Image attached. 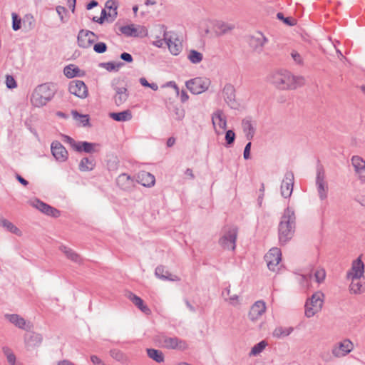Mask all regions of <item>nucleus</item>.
I'll return each mask as SVG.
<instances>
[{"instance_id":"22","label":"nucleus","mask_w":365,"mask_h":365,"mask_svg":"<svg viewBox=\"0 0 365 365\" xmlns=\"http://www.w3.org/2000/svg\"><path fill=\"white\" fill-rule=\"evenodd\" d=\"M117 185L123 190H130L134 187V180L128 174L122 173L116 178Z\"/></svg>"},{"instance_id":"50","label":"nucleus","mask_w":365,"mask_h":365,"mask_svg":"<svg viewBox=\"0 0 365 365\" xmlns=\"http://www.w3.org/2000/svg\"><path fill=\"white\" fill-rule=\"evenodd\" d=\"M277 17L278 19L282 20L283 22L288 26H294L297 24V21L294 19L292 17H284L281 12L277 14Z\"/></svg>"},{"instance_id":"39","label":"nucleus","mask_w":365,"mask_h":365,"mask_svg":"<svg viewBox=\"0 0 365 365\" xmlns=\"http://www.w3.org/2000/svg\"><path fill=\"white\" fill-rule=\"evenodd\" d=\"M80 72L81 70L79 68L73 64H70L66 66L63 70L64 75L69 78H73L75 76H79Z\"/></svg>"},{"instance_id":"4","label":"nucleus","mask_w":365,"mask_h":365,"mask_svg":"<svg viewBox=\"0 0 365 365\" xmlns=\"http://www.w3.org/2000/svg\"><path fill=\"white\" fill-rule=\"evenodd\" d=\"M55 86L52 83L38 85L33 91L31 102L35 107H43L46 105L55 95Z\"/></svg>"},{"instance_id":"45","label":"nucleus","mask_w":365,"mask_h":365,"mask_svg":"<svg viewBox=\"0 0 365 365\" xmlns=\"http://www.w3.org/2000/svg\"><path fill=\"white\" fill-rule=\"evenodd\" d=\"M101 65L104 68H106L108 71H118L120 69V68L123 66V63L107 62L103 63Z\"/></svg>"},{"instance_id":"62","label":"nucleus","mask_w":365,"mask_h":365,"mask_svg":"<svg viewBox=\"0 0 365 365\" xmlns=\"http://www.w3.org/2000/svg\"><path fill=\"white\" fill-rule=\"evenodd\" d=\"M227 298H228V300H227V301H229V302H230L231 304H232V305H237V304H238V303H239V300H238L239 297H238V295H237V294H233V295H232V296H230V297H227Z\"/></svg>"},{"instance_id":"56","label":"nucleus","mask_w":365,"mask_h":365,"mask_svg":"<svg viewBox=\"0 0 365 365\" xmlns=\"http://www.w3.org/2000/svg\"><path fill=\"white\" fill-rule=\"evenodd\" d=\"M175 114L178 120H181L185 117V110L182 108H175Z\"/></svg>"},{"instance_id":"3","label":"nucleus","mask_w":365,"mask_h":365,"mask_svg":"<svg viewBox=\"0 0 365 365\" xmlns=\"http://www.w3.org/2000/svg\"><path fill=\"white\" fill-rule=\"evenodd\" d=\"M364 273V264L358 257L354 260L351 269L346 273V279L351 281L349 290L353 294H361L365 291V282H362Z\"/></svg>"},{"instance_id":"64","label":"nucleus","mask_w":365,"mask_h":365,"mask_svg":"<svg viewBox=\"0 0 365 365\" xmlns=\"http://www.w3.org/2000/svg\"><path fill=\"white\" fill-rule=\"evenodd\" d=\"M320 357L321 359L324 361H326V362H329V361H331L332 360V357L331 356V354H329V351H327V352H324V353H322L321 355H320Z\"/></svg>"},{"instance_id":"63","label":"nucleus","mask_w":365,"mask_h":365,"mask_svg":"<svg viewBox=\"0 0 365 365\" xmlns=\"http://www.w3.org/2000/svg\"><path fill=\"white\" fill-rule=\"evenodd\" d=\"M165 43V37L163 36V38H158L156 40L153 41V44L158 48H161L163 44Z\"/></svg>"},{"instance_id":"10","label":"nucleus","mask_w":365,"mask_h":365,"mask_svg":"<svg viewBox=\"0 0 365 365\" xmlns=\"http://www.w3.org/2000/svg\"><path fill=\"white\" fill-rule=\"evenodd\" d=\"M160 343L163 347L168 349L184 351L188 347L185 340L180 339L176 336L169 337L167 336H161L160 337Z\"/></svg>"},{"instance_id":"5","label":"nucleus","mask_w":365,"mask_h":365,"mask_svg":"<svg viewBox=\"0 0 365 365\" xmlns=\"http://www.w3.org/2000/svg\"><path fill=\"white\" fill-rule=\"evenodd\" d=\"M324 300V294L320 292H316L305 303V316L308 318L314 317L321 311Z\"/></svg>"},{"instance_id":"29","label":"nucleus","mask_w":365,"mask_h":365,"mask_svg":"<svg viewBox=\"0 0 365 365\" xmlns=\"http://www.w3.org/2000/svg\"><path fill=\"white\" fill-rule=\"evenodd\" d=\"M128 299L144 314L149 315L151 314L150 309L144 304L143 299L137 295L130 292L128 296Z\"/></svg>"},{"instance_id":"32","label":"nucleus","mask_w":365,"mask_h":365,"mask_svg":"<svg viewBox=\"0 0 365 365\" xmlns=\"http://www.w3.org/2000/svg\"><path fill=\"white\" fill-rule=\"evenodd\" d=\"M109 116L115 121L125 122L131 120L132 113L130 110H125L119 113H110Z\"/></svg>"},{"instance_id":"6","label":"nucleus","mask_w":365,"mask_h":365,"mask_svg":"<svg viewBox=\"0 0 365 365\" xmlns=\"http://www.w3.org/2000/svg\"><path fill=\"white\" fill-rule=\"evenodd\" d=\"M160 33H163L165 37V43L167 44L169 51L173 55L177 56L182 51V46L178 39L177 34L173 31H167L166 26L160 25L158 26Z\"/></svg>"},{"instance_id":"17","label":"nucleus","mask_w":365,"mask_h":365,"mask_svg":"<svg viewBox=\"0 0 365 365\" xmlns=\"http://www.w3.org/2000/svg\"><path fill=\"white\" fill-rule=\"evenodd\" d=\"M52 155L57 161L65 162L68 157V153L65 147L58 141H53L51 145Z\"/></svg>"},{"instance_id":"60","label":"nucleus","mask_w":365,"mask_h":365,"mask_svg":"<svg viewBox=\"0 0 365 365\" xmlns=\"http://www.w3.org/2000/svg\"><path fill=\"white\" fill-rule=\"evenodd\" d=\"M120 58L123 61L128 63H131L133 61V56L130 53L126 52L121 53Z\"/></svg>"},{"instance_id":"44","label":"nucleus","mask_w":365,"mask_h":365,"mask_svg":"<svg viewBox=\"0 0 365 365\" xmlns=\"http://www.w3.org/2000/svg\"><path fill=\"white\" fill-rule=\"evenodd\" d=\"M267 343L265 341H261L255 344L250 352V356H257L260 354L267 346Z\"/></svg>"},{"instance_id":"51","label":"nucleus","mask_w":365,"mask_h":365,"mask_svg":"<svg viewBox=\"0 0 365 365\" xmlns=\"http://www.w3.org/2000/svg\"><path fill=\"white\" fill-rule=\"evenodd\" d=\"M56 11L59 16L60 20L62 23H65L67 21V19H65V15L67 14L68 11L64 6H57L56 8Z\"/></svg>"},{"instance_id":"27","label":"nucleus","mask_w":365,"mask_h":365,"mask_svg":"<svg viewBox=\"0 0 365 365\" xmlns=\"http://www.w3.org/2000/svg\"><path fill=\"white\" fill-rule=\"evenodd\" d=\"M115 94L113 97L115 103L117 106L123 104L128 98V90L125 87H113Z\"/></svg>"},{"instance_id":"21","label":"nucleus","mask_w":365,"mask_h":365,"mask_svg":"<svg viewBox=\"0 0 365 365\" xmlns=\"http://www.w3.org/2000/svg\"><path fill=\"white\" fill-rule=\"evenodd\" d=\"M267 41V38L262 33H258L250 38V46L255 51L261 53Z\"/></svg>"},{"instance_id":"58","label":"nucleus","mask_w":365,"mask_h":365,"mask_svg":"<svg viewBox=\"0 0 365 365\" xmlns=\"http://www.w3.org/2000/svg\"><path fill=\"white\" fill-rule=\"evenodd\" d=\"M63 138L64 142L68 143L70 146L74 150L78 142H76L74 139L68 135H64Z\"/></svg>"},{"instance_id":"1","label":"nucleus","mask_w":365,"mask_h":365,"mask_svg":"<svg viewBox=\"0 0 365 365\" xmlns=\"http://www.w3.org/2000/svg\"><path fill=\"white\" fill-rule=\"evenodd\" d=\"M269 81L280 90H295L305 83V79L301 76H294L287 70H280L272 73Z\"/></svg>"},{"instance_id":"49","label":"nucleus","mask_w":365,"mask_h":365,"mask_svg":"<svg viewBox=\"0 0 365 365\" xmlns=\"http://www.w3.org/2000/svg\"><path fill=\"white\" fill-rule=\"evenodd\" d=\"M12 17V29L14 31H18L21 29V19L17 15V14L13 12L11 14Z\"/></svg>"},{"instance_id":"9","label":"nucleus","mask_w":365,"mask_h":365,"mask_svg":"<svg viewBox=\"0 0 365 365\" xmlns=\"http://www.w3.org/2000/svg\"><path fill=\"white\" fill-rule=\"evenodd\" d=\"M211 81L207 78L197 77L190 79L185 83L187 88L193 94L197 95L202 93L208 90Z\"/></svg>"},{"instance_id":"43","label":"nucleus","mask_w":365,"mask_h":365,"mask_svg":"<svg viewBox=\"0 0 365 365\" xmlns=\"http://www.w3.org/2000/svg\"><path fill=\"white\" fill-rule=\"evenodd\" d=\"M120 31L126 36H138V34L137 29L133 24L123 26L120 28Z\"/></svg>"},{"instance_id":"25","label":"nucleus","mask_w":365,"mask_h":365,"mask_svg":"<svg viewBox=\"0 0 365 365\" xmlns=\"http://www.w3.org/2000/svg\"><path fill=\"white\" fill-rule=\"evenodd\" d=\"M59 250L65 255L68 259L78 264L83 263L82 257L71 248L61 245L59 247Z\"/></svg>"},{"instance_id":"59","label":"nucleus","mask_w":365,"mask_h":365,"mask_svg":"<svg viewBox=\"0 0 365 365\" xmlns=\"http://www.w3.org/2000/svg\"><path fill=\"white\" fill-rule=\"evenodd\" d=\"M250 149H251V142H249L245 145L243 157L245 160H247L250 158Z\"/></svg>"},{"instance_id":"18","label":"nucleus","mask_w":365,"mask_h":365,"mask_svg":"<svg viewBox=\"0 0 365 365\" xmlns=\"http://www.w3.org/2000/svg\"><path fill=\"white\" fill-rule=\"evenodd\" d=\"M96 35L93 32L82 29L79 31L78 35V44L82 48H88L95 41Z\"/></svg>"},{"instance_id":"53","label":"nucleus","mask_w":365,"mask_h":365,"mask_svg":"<svg viewBox=\"0 0 365 365\" xmlns=\"http://www.w3.org/2000/svg\"><path fill=\"white\" fill-rule=\"evenodd\" d=\"M93 50L98 53H103L106 51L107 46L103 42H98L94 45Z\"/></svg>"},{"instance_id":"33","label":"nucleus","mask_w":365,"mask_h":365,"mask_svg":"<svg viewBox=\"0 0 365 365\" xmlns=\"http://www.w3.org/2000/svg\"><path fill=\"white\" fill-rule=\"evenodd\" d=\"M96 145L95 143L86 141L78 142L74 150L77 152L84 151L87 153H92L95 151L94 148Z\"/></svg>"},{"instance_id":"31","label":"nucleus","mask_w":365,"mask_h":365,"mask_svg":"<svg viewBox=\"0 0 365 365\" xmlns=\"http://www.w3.org/2000/svg\"><path fill=\"white\" fill-rule=\"evenodd\" d=\"M351 160L356 174H361L365 171V160L361 157L354 155Z\"/></svg>"},{"instance_id":"42","label":"nucleus","mask_w":365,"mask_h":365,"mask_svg":"<svg viewBox=\"0 0 365 365\" xmlns=\"http://www.w3.org/2000/svg\"><path fill=\"white\" fill-rule=\"evenodd\" d=\"M187 58L191 63L197 64L202 61L203 56L200 52L192 49L190 51Z\"/></svg>"},{"instance_id":"38","label":"nucleus","mask_w":365,"mask_h":365,"mask_svg":"<svg viewBox=\"0 0 365 365\" xmlns=\"http://www.w3.org/2000/svg\"><path fill=\"white\" fill-rule=\"evenodd\" d=\"M147 354L150 359H152L153 360L158 363H161L164 361V354L160 350L155 349H147Z\"/></svg>"},{"instance_id":"57","label":"nucleus","mask_w":365,"mask_h":365,"mask_svg":"<svg viewBox=\"0 0 365 365\" xmlns=\"http://www.w3.org/2000/svg\"><path fill=\"white\" fill-rule=\"evenodd\" d=\"M291 56L293 58V60L297 63V64H302L303 61H302V56H300V54L296 51H292V53H291Z\"/></svg>"},{"instance_id":"35","label":"nucleus","mask_w":365,"mask_h":365,"mask_svg":"<svg viewBox=\"0 0 365 365\" xmlns=\"http://www.w3.org/2000/svg\"><path fill=\"white\" fill-rule=\"evenodd\" d=\"M0 225L5 227L8 231L16 235L17 236H21L22 235L21 231L17 227L4 218L0 217Z\"/></svg>"},{"instance_id":"11","label":"nucleus","mask_w":365,"mask_h":365,"mask_svg":"<svg viewBox=\"0 0 365 365\" xmlns=\"http://www.w3.org/2000/svg\"><path fill=\"white\" fill-rule=\"evenodd\" d=\"M354 349V344L348 339L335 344L331 349L332 355L336 358H341L346 356Z\"/></svg>"},{"instance_id":"16","label":"nucleus","mask_w":365,"mask_h":365,"mask_svg":"<svg viewBox=\"0 0 365 365\" xmlns=\"http://www.w3.org/2000/svg\"><path fill=\"white\" fill-rule=\"evenodd\" d=\"M222 96L228 106L231 108H236L237 102L235 100V88L233 85L230 83H226L222 88Z\"/></svg>"},{"instance_id":"37","label":"nucleus","mask_w":365,"mask_h":365,"mask_svg":"<svg viewBox=\"0 0 365 365\" xmlns=\"http://www.w3.org/2000/svg\"><path fill=\"white\" fill-rule=\"evenodd\" d=\"M95 162L93 158H83L79 163V170L82 172H87L93 170Z\"/></svg>"},{"instance_id":"46","label":"nucleus","mask_w":365,"mask_h":365,"mask_svg":"<svg viewBox=\"0 0 365 365\" xmlns=\"http://www.w3.org/2000/svg\"><path fill=\"white\" fill-rule=\"evenodd\" d=\"M72 115L75 119L79 120L83 125H87L89 123V115L79 114L76 110H72Z\"/></svg>"},{"instance_id":"30","label":"nucleus","mask_w":365,"mask_h":365,"mask_svg":"<svg viewBox=\"0 0 365 365\" xmlns=\"http://www.w3.org/2000/svg\"><path fill=\"white\" fill-rule=\"evenodd\" d=\"M43 341L41 334L33 332L25 337V343L27 347L39 346Z\"/></svg>"},{"instance_id":"19","label":"nucleus","mask_w":365,"mask_h":365,"mask_svg":"<svg viewBox=\"0 0 365 365\" xmlns=\"http://www.w3.org/2000/svg\"><path fill=\"white\" fill-rule=\"evenodd\" d=\"M212 125L215 129V133L217 135L221 134V132H220L217 130V126L219 127V128L225 130L227 128V120L225 116L223 114L222 110H217L212 115Z\"/></svg>"},{"instance_id":"14","label":"nucleus","mask_w":365,"mask_h":365,"mask_svg":"<svg viewBox=\"0 0 365 365\" xmlns=\"http://www.w3.org/2000/svg\"><path fill=\"white\" fill-rule=\"evenodd\" d=\"M30 204L38 209L41 212L54 217L60 216V212L57 209L50 206L49 205L41 201L40 200L35 198L30 201Z\"/></svg>"},{"instance_id":"54","label":"nucleus","mask_w":365,"mask_h":365,"mask_svg":"<svg viewBox=\"0 0 365 365\" xmlns=\"http://www.w3.org/2000/svg\"><path fill=\"white\" fill-rule=\"evenodd\" d=\"M235 140V133L233 130H229L225 134V140L228 145L232 144Z\"/></svg>"},{"instance_id":"40","label":"nucleus","mask_w":365,"mask_h":365,"mask_svg":"<svg viewBox=\"0 0 365 365\" xmlns=\"http://www.w3.org/2000/svg\"><path fill=\"white\" fill-rule=\"evenodd\" d=\"M293 331L292 327H277L273 331V336L277 338H281L289 336Z\"/></svg>"},{"instance_id":"48","label":"nucleus","mask_w":365,"mask_h":365,"mask_svg":"<svg viewBox=\"0 0 365 365\" xmlns=\"http://www.w3.org/2000/svg\"><path fill=\"white\" fill-rule=\"evenodd\" d=\"M3 352L6 356L7 361L9 364L14 365L16 363V356L12 351L8 347H4Z\"/></svg>"},{"instance_id":"36","label":"nucleus","mask_w":365,"mask_h":365,"mask_svg":"<svg viewBox=\"0 0 365 365\" xmlns=\"http://www.w3.org/2000/svg\"><path fill=\"white\" fill-rule=\"evenodd\" d=\"M242 125L247 139L251 140L255 134V128L252 124L251 120L248 119H244L242 122Z\"/></svg>"},{"instance_id":"2","label":"nucleus","mask_w":365,"mask_h":365,"mask_svg":"<svg viewBox=\"0 0 365 365\" xmlns=\"http://www.w3.org/2000/svg\"><path fill=\"white\" fill-rule=\"evenodd\" d=\"M295 227L296 216L294 211L288 207L284 210L278 227V237L281 245L286 244L292 238Z\"/></svg>"},{"instance_id":"55","label":"nucleus","mask_w":365,"mask_h":365,"mask_svg":"<svg viewBox=\"0 0 365 365\" xmlns=\"http://www.w3.org/2000/svg\"><path fill=\"white\" fill-rule=\"evenodd\" d=\"M311 278V275H299L298 276V282L304 288H307L309 287L308 282L309 279Z\"/></svg>"},{"instance_id":"13","label":"nucleus","mask_w":365,"mask_h":365,"mask_svg":"<svg viewBox=\"0 0 365 365\" xmlns=\"http://www.w3.org/2000/svg\"><path fill=\"white\" fill-rule=\"evenodd\" d=\"M69 92L80 98H86L88 96V88L83 81L74 80L70 82L68 86Z\"/></svg>"},{"instance_id":"15","label":"nucleus","mask_w":365,"mask_h":365,"mask_svg":"<svg viewBox=\"0 0 365 365\" xmlns=\"http://www.w3.org/2000/svg\"><path fill=\"white\" fill-rule=\"evenodd\" d=\"M294 174L292 171H287L281 185V195L284 198L289 197L293 191Z\"/></svg>"},{"instance_id":"26","label":"nucleus","mask_w":365,"mask_h":365,"mask_svg":"<svg viewBox=\"0 0 365 365\" xmlns=\"http://www.w3.org/2000/svg\"><path fill=\"white\" fill-rule=\"evenodd\" d=\"M155 274L157 277L162 280L179 281L180 278L175 274H171L166 270L163 266H158L155 268Z\"/></svg>"},{"instance_id":"41","label":"nucleus","mask_w":365,"mask_h":365,"mask_svg":"<svg viewBox=\"0 0 365 365\" xmlns=\"http://www.w3.org/2000/svg\"><path fill=\"white\" fill-rule=\"evenodd\" d=\"M110 354L112 358L121 363H125L128 361L127 356L121 351L114 349L110 351Z\"/></svg>"},{"instance_id":"28","label":"nucleus","mask_w":365,"mask_h":365,"mask_svg":"<svg viewBox=\"0 0 365 365\" xmlns=\"http://www.w3.org/2000/svg\"><path fill=\"white\" fill-rule=\"evenodd\" d=\"M138 182L144 187H152L155 185V178L148 172L142 171L138 175Z\"/></svg>"},{"instance_id":"23","label":"nucleus","mask_w":365,"mask_h":365,"mask_svg":"<svg viewBox=\"0 0 365 365\" xmlns=\"http://www.w3.org/2000/svg\"><path fill=\"white\" fill-rule=\"evenodd\" d=\"M5 318L7 319L11 324H13L19 329L24 330H28L30 329V326L27 324L26 320L19 314H7L5 315Z\"/></svg>"},{"instance_id":"47","label":"nucleus","mask_w":365,"mask_h":365,"mask_svg":"<svg viewBox=\"0 0 365 365\" xmlns=\"http://www.w3.org/2000/svg\"><path fill=\"white\" fill-rule=\"evenodd\" d=\"M314 277L317 283H322L326 278V271L324 268H318L314 272Z\"/></svg>"},{"instance_id":"8","label":"nucleus","mask_w":365,"mask_h":365,"mask_svg":"<svg viewBox=\"0 0 365 365\" xmlns=\"http://www.w3.org/2000/svg\"><path fill=\"white\" fill-rule=\"evenodd\" d=\"M325 178L324 168L322 165L319 164L317 167L316 186L321 200H326L328 196L329 187Z\"/></svg>"},{"instance_id":"34","label":"nucleus","mask_w":365,"mask_h":365,"mask_svg":"<svg viewBox=\"0 0 365 365\" xmlns=\"http://www.w3.org/2000/svg\"><path fill=\"white\" fill-rule=\"evenodd\" d=\"M118 4L116 0H108L106 2L105 7L108 10V16L111 18V20L113 21L117 15V9Z\"/></svg>"},{"instance_id":"52","label":"nucleus","mask_w":365,"mask_h":365,"mask_svg":"<svg viewBox=\"0 0 365 365\" xmlns=\"http://www.w3.org/2000/svg\"><path fill=\"white\" fill-rule=\"evenodd\" d=\"M6 84L7 88L12 89L17 87V83L14 78L11 75L6 76Z\"/></svg>"},{"instance_id":"7","label":"nucleus","mask_w":365,"mask_h":365,"mask_svg":"<svg viewBox=\"0 0 365 365\" xmlns=\"http://www.w3.org/2000/svg\"><path fill=\"white\" fill-rule=\"evenodd\" d=\"M237 234L238 230L237 227H226L224 230V234L219 239V245L225 250L234 251L236 247Z\"/></svg>"},{"instance_id":"24","label":"nucleus","mask_w":365,"mask_h":365,"mask_svg":"<svg viewBox=\"0 0 365 365\" xmlns=\"http://www.w3.org/2000/svg\"><path fill=\"white\" fill-rule=\"evenodd\" d=\"M235 26L222 21H216L213 24V30L217 36H222L231 31Z\"/></svg>"},{"instance_id":"61","label":"nucleus","mask_w":365,"mask_h":365,"mask_svg":"<svg viewBox=\"0 0 365 365\" xmlns=\"http://www.w3.org/2000/svg\"><path fill=\"white\" fill-rule=\"evenodd\" d=\"M91 360L94 365H105L104 362L96 355H92Z\"/></svg>"},{"instance_id":"12","label":"nucleus","mask_w":365,"mask_h":365,"mask_svg":"<svg viewBox=\"0 0 365 365\" xmlns=\"http://www.w3.org/2000/svg\"><path fill=\"white\" fill-rule=\"evenodd\" d=\"M264 260L267 267L271 271H275L279 263L282 260L281 250L277 247H273L264 255Z\"/></svg>"},{"instance_id":"20","label":"nucleus","mask_w":365,"mask_h":365,"mask_svg":"<svg viewBox=\"0 0 365 365\" xmlns=\"http://www.w3.org/2000/svg\"><path fill=\"white\" fill-rule=\"evenodd\" d=\"M265 311V303L263 301H257L251 307L248 317L252 322L257 321L262 317Z\"/></svg>"}]
</instances>
